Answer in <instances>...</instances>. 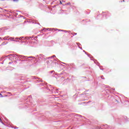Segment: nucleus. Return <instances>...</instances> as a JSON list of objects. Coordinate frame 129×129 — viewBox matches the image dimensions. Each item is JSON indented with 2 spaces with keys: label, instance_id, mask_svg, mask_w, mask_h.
I'll list each match as a JSON object with an SVG mask.
<instances>
[{
  "label": "nucleus",
  "instance_id": "1a4fd4ad",
  "mask_svg": "<svg viewBox=\"0 0 129 129\" xmlns=\"http://www.w3.org/2000/svg\"><path fill=\"white\" fill-rule=\"evenodd\" d=\"M5 96H6V97H7V96H8V95H6Z\"/></svg>",
  "mask_w": 129,
  "mask_h": 129
},
{
  "label": "nucleus",
  "instance_id": "f03ea898",
  "mask_svg": "<svg viewBox=\"0 0 129 129\" xmlns=\"http://www.w3.org/2000/svg\"><path fill=\"white\" fill-rule=\"evenodd\" d=\"M0 96H1V98H3V96L2 93H0Z\"/></svg>",
  "mask_w": 129,
  "mask_h": 129
},
{
  "label": "nucleus",
  "instance_id": "9d476101",
  "mask_svg": "<svg viewBox=\"0 0 129 129\" xmlns=\"http://www.w3.org/2000/svg\"><path fill=\"white\" fill-rule=\"evenodd\" d=\"M123 2H124V1H123Z\"/></svg>",
  "mask_w": 129,
  "mask_h": 129
},
{
  "label": "nucleus",
  "instance_id": "423d86ee",
  "mask_svg": "<svg viewBox=\"0 0 129 129\" xmlns=\"http://www.w3.org/2000/svg\"><path fill=\"white\" fill-rule=\"evenodd\" d=\"M14 2H18V0H13Z\"/></svg>",
  "mask_w": 129,
  "mask_h": 129
},
{
  "label": "nucleus",
  "instance_id": "20e7f679",
  "mask_svg": "<svg viewBox=\"0 0 129 129\" xmlns=\"http://www.w3.org/2000/svg\"><path fill=\"white\" fill-rule=\"evenodd\" d=\"M0 122H2V120L1 118H0Z\"/></svg>",
  "mask_w": 129,
  "mask_h": 129
},
{
  "label": "nucleus",
  "instance_id": "f257e3e1",
  "mask_svg": "<svg viewBox=\"0 0 129 129\" xmlns=\"http://www.w3.org/2000/svg\"><path fill=\"white\" fill-rule=\"evenodd\" d=\"M66 5H69V6H71V4L70 2L67 3Z\"/></svg>",
  "mask_w": 129,
  "mask_h": 129
},
{
  "label": "nucleus",
  "instance_id": "6e6552de",
  "mask_svg": "<svg viewBox=\"0 0 129 129\" xmlns=\"http://www.w3.org/2000/svg\"><path fill=\"white\" fill-rule=\"evenodd\" d=\"M60 4H62V2L61 1H60Z\"/></svg>",
  "mask_w": 129,
  "mask_h": 129
},
{
  "label": "nucleus",
  "instance_id": "9b49d317",
  "mask_svg": "<svg viewBox=\"0 0 129 129\" xmlns=\"http://www.w3.org/2000/svg\"><path fill=\"white\" fill-rule=\"evenodd\" d=\"M2 1H4V0H2Z\"/></svg>",
  "mask_w": 129,
  "mask_h": 129
},
{
  "label": "nucleus",
  "instance_id": "7ed1b4c3",
  "mask_svg": "<svg viewBox=\"0 0 129 129\" xmlns=\"http://www.w3.org/2000/svg\"><path fill=\"white\" fill-rule=\"evenodd\" d=\"M73 35H74H74H77V33H74Z\"/></svg>",
  "mask_w": 129,
  "mask_h": 129
},
{
  "label": "nucleus",
  "instance_id": "39448f33",
  "mask_svg": "<svg viewBox=\"0 0 129 129\" xmlns=\"http://www.w3.org/2000/svg\"><path fill=\"white\" fill-rule=\"evenodd\" d=\"M7 94H11V92H7Z\"/></svg>",
  "mask_w": 129,
  "mask_h": 129
},
{
  "label": "nucleus",
  "instance_id": "0eeeda50",
  "mask_svg": "<svg viewBox=\"0 0 129 129\" xmlns=\"http://www.w3.org/2000/svg\"><path fill=\"white\" fill-rule=\"evenodd\" d=\"M66 36V35L65 34H64L63 35V37H64Z\"/></svg>",
  "mask_w": 129,
  "mask_h": 129
}]
</instances>
